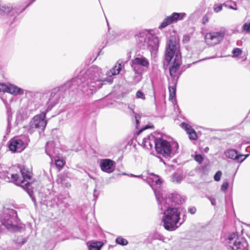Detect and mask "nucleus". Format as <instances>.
Masks as SVG:
<instances>
[{"label":"nucleus","mask_w":250,"mask_h":250,"mask_svg":"<svg viewBox=\"0 0 250 250\" xmlns=\"http://www.w3.org/2000/svg\"><path fill=\"white\" fill-rule=\"evenodd\" d=\"M103 75L102 69L97 66L93 65L84 74L74 79H79L75 85L76 86L81 82V83L78 86L83 93L90 96L100 88L105 83H112V78H103Z\"/></svg>","instance_id":"nucleus-1"},{"label":"nucleus","mask_w":250,"mask_h":250,"mask_svg":"<svg viewBox=\"0 0 250 250\" xmlns=\"http://www.w3.org/2000/svg\"><path fill=\"white\" fill-rule=\"evenodd\" d=\"M180 195L178 194H171L170 197H165L163 202L158 204L159 208L161 210L166 209L162 217V222L165 229L169 231L175 230L180 227L183 221L180 222V212L175 208H169L168 206L170 203L179 204L182 203L179 200Z\"/></svg>","instance_id":"nucleus-2"},{"label":"nucleus","mask_w":250,"mask_h":250,"mask_svg":"<svg viewBox=\"0 0 250 250\" xmlns=\"http://www.w3.org/2000/svg\"><path fill=\"white\" fill-rule=\"evenodd\" d=\"M174 57L172 64L169 68L171 79L169 80L178 81L181 74L179 70L181 64V57L179 52V45L176 38L171 36L167 42L165 58L166 61L169 63Z\"/></svg>","instance_id":"nucleus-3"},{"label":"nucleus","mask_w":250,"mask_h":250,"mask_svg":"<svg viewBox=\"0 0 250 250\" xmlns=\"http://www.w3.org/2000/svg\"><path fill=\"white\" fill-rule=\"evenodd\" d=\"M22 176L20 178L17 174L10 173L7 171H2L0 172V178L7 182H15L16 185L22 187L32 199V200L36 203L35 198L33 196V190L31 186L32 183L28 181L31 179L32 173L27 168L23 167L20 169Z\"/></svg>","instance_id":"nucleus-4"},{"label":"nucleus","mask_w":250,"mask_h":250,"mask_svg":"<svg viewBox=\"0 0 250 250\" xmlns=\"http://www.w3.org/2000/svg\"><path fill=\"white\" fill-rule=\"evenodd\" d=\"M78 80L79 79H72L64 85L53 89L50 92V95L46 104V112L50 110L60 100L63 98L67 88L73 90L76 87L75 84Z\"/></svg>","instance_id":"nucleus-5"},{"label":"nucleus","mask_w":250,"mask_h":250,"mask_svg":"<svg viewBox=\"0 0 250 250\" xmlns=\"http://www.w3.org/2000/svg\"><path fill=\"white\" fill-rule=\"evenodd\" d=\"M178 147L177 143H174L171 145L168 141L158 138L155 142V148L158 153L166 158H170L177 153Z\"/></svg>","instance_id":"nucleus-6"},{"label":"nucleus","mask_w":250,"mask_h":250,"mask_svg":"<svg viewBox=\"0 0 250 250\" xmlns=\"http://www.w3.org/2000/svg\"><path fill=\"white\" fill-rule=\"evenodd\" d=\"M2 225L10 230H15L17 229L18 218L16 211L11 208L4 209L1 217Z\"/></svg>","instance_id":"nucleus-7"},{"label":"nucleus","mask_w":250,"mask_h":250,"mask_svg":"<svg viewBox=\"0 0 250 250\" xmlns=\"http://www.w3.org/2000/svg\"><path fill=\"white\" fill-rule=\"evenodd\" d=\"M46 112V111L43 112L32 118L29 125L25 127L28 133L32 134L36 129L39 130V132L44 130L47 125V121L45 120Z\"/></svg>","instance_id":"nucleus-8"},{"label":"nucleus","mask_w":250,"mask_h":250,"mask_svg":"<svg viewBox=\"0 0 250 250\" xmlns=\"http://www.w3.org/2000/svg\"><path fill=\"white\" fill-rule=\"evenodd\" d=\"M229 247L232 250H248L246 241L238 237L235 233L230 234L228 239Z\"/></svg>","instance_id":"nucleus-9"},{"label":"nucleus","mask_w":250,"mask_h":250,"mask_svg":"<svg viewBox=\"0 0 250 250\" xmlns=\"http://www.w3.org/2000/svg\"><path fill=\"white\" fill-rule=\"evenodd\" d=\"M138 41L141 42H144L141 46L144 49L146 48L150 51H156L158 49L159 40L157 37L149 35L146 40V38L144 36H140L139 38Z\"/></svg>","instance_id":"nucleus-10"},{"label":"nucleus","mask_w":250,"mask_h":250,"mask_svg":"<svg viewBox=\"0 0 250 250\" xmlns=\"http://www.w3.org/2000/svg\"><path fill=\"white\" fill-rule=\"evenodd\" d=\"M225 34L224 31L208 33L205 36L206 42L210 46L217 44L223 39Z\"/></svg>","instance_id":"nucleus-11"},{"label":"nucleus","mask_w":250,"mask_h":250,"mask_svg":"<svg viewBox=\"0 0 250 250\" xmlns=\"http://www.w3.org/2000/svg\"><path fill=\"white\" fill-rule=\"evenodd\" d=\"M152 176V177L150 179L152 180V182L155 183L157 188H152L153 189L158 203L161 204L163 202L164 199H165L164 195L165 193V191L160 188L162 181L158 176L155 174H153Z\"/></svg>","instance_id":"nucleus-12"},{"label":"nucleus","mask_w":250,"mask_h":250,"mask_svg":"<svg viewBox=\"0 0 250 250\" xmlns=\"http://www.w3.org/2000/svg\"><path fill=\"white\" fill-rule=\"evenodd\" d=\"M186 16L184 13H173L170 16L167 17L159 26V29H162L168 25L177 22L179 21L182 20Z\"/></svg>","instance_id":"nucleus-13"},{"label":"nucleus","mask_w":250,"mask_h":250,"mask_svg":"<svg viewBox=\"0 0 250 250\" xmlns=\"http://www.w3.org/2000/svg\"><path fill=\"white\" fill-rule=\"evenodd\" d=\"M224 154L227 158L234 160L238 163H242L249 156V154H239L238 152L234 149H228L225 151Z\"/></svg>","instance_id":"nucleus-14"},{"label":"nucleus","mask_w":250,"mask_h":250,"mask_svg":"<svg viewBox=\"0 0 250 250\" xmlns=\"http://www.w3.org/2000/svg\"><path fill=\"white\" fill-rule=\"evenodd\" d=\"M25 146L23 141L19 138H13L11 140L9 144V149L16 152H20L22 151Z\"/></svg>","instance_id":"nucleus-15"},{"label":"nucleus","mask_w":250,"mask_h":250,"mask_svg":"<svg viewBox=\"0 0 250 250\" xmlns=\"http://www.w3.org/2000/svg\"><path fill=\"white\" fill-rule=\"evenodd\" d=\"M115 164L114 161L108 159H102L100 161V166L101 170L107 173H111L113 171Z\"/></svg>","instance_id":"nucleus-16"},{"label":"nucleus","mask_w":250,"mask_h":250,"mask_svg":"<svg viewBox=\"0 0 250 250\" xmlns=\"http://www.w3.org/2000/svg\"><path fill=\"white\" fill-rule=\"evenodd\" d=\"M21 12H18L17 9L13 8L10 4L0 5V14H6L10 16L15 17Z\"/></svg>","instance_id":"nucleus-17"},{"label":"nucleus","mask_w":250,"mask_h":250,"mask_svg":"<svg viewBox=\"0 0 250 250\" xmlns=\"http://www.w3.org/2000/svg\"><path fill=\"white\" fill-rule=\"evenodd\" d=\"M4 92H8L13 95L20 94L23 93V90L15 85L5 84L3 89Z\"/></svg>","instance_id":"nucleus-18"},{"label":"nucleus","mask_w":250,"mask_h":250,"mask_svg":"<svg viewBox=\"0 0 250 250\" xmlns=\"http://www.w3.org/2000/svg\"><path fill=\"white\" fill-rule=\"evenodd\" d=\"M156 141L157 139L155 138L154 136L150 134L143 139L142 144L144 147L148 149H151L153 147V144L155 146Z\"/></svg>","instance_id":"nucleus-19"},{"label":"nucleus","mask_w":250,"mask_h":250,"mask_svg":"<svg viewBox=\"0 0 250 250\" xmlns=\"http://www.w3.org/2000/svg\"><path fill=\"white\" fill-rule=\"evenodd\" d=\"M124 66V64L123 62L118 61L115 64V66L106 73L107 78H112V76L116 75L119 74L121 69Z\"/></svg>","instance_id":"nucleus-20"},{"label":"nucleus","mask_w":250,"mask_h":250,"mask_svg":"<svg viewBox=\"0 0 250 250\" xmlns=\"http://www.w3.org/2000/svg\"><path fill=\"white\" fill-rule=\"evenodd\" d=\"M181 126L187 131L188 134L189 138L190 140H196L197 136L194 129L189 125L183 123L181 124Z\"/></svg>","instance_id":"nucleus-21"},{"label":"nucleus","mask_w":250,"mask_h":250,"mask_svg":"<svg viewBox=\"0 0 250 250\" xmlns=\"http://www.w3.org/2000/svg\"><path fill=\"white\" fill-rule=\"evenodd\" d=\"M131 62L134 65H139L142 67H148L149 65V61L143 56L136 57L132 60Z\"/></svg>","instance_id":"nucleus-22"},{"label":"nucleus","mask_w":250,"mask_h":250,"mask_svg":"<svg viewBox=\"0 0 250 250\" xmlns=\"http://www.w3.org/2000/svg\"><path fill=\"white\" fill-rule=\"evenodd\" d=\"M67 176L64 174L59 175L56 179V182L58 184L61 185L66 188H69L71 187V184L67 181Z\"/></svg>","instance_id":"nucleus-23"},{"label":"nucleus","mask_w":250,"mask_h":250,"mask_svg":"<svg viewBox=\"0 0 250 250\" xmlns=\"http://www.w3.org/2000/svg\"><path fill=\"white\" fill-rule=\"evenodd\" d=\"M177 83L175 80H169V97L171 99L175 97Z\"/></svg>","instance_id":"nucleus-24"},{"label":"nucleus","mask_w":250,"mask_h":250,"mask_svg":"<svg viewBox=\"0 0 250 250\" xmlns=\"http://www.w3.org/2000/svg\"><path fill=\"white\" fill-rule=\"evenodd\" d=\"M103 246V243L101 241H94L92 242L90 245L89 246V250H100L102 246Z\"/></svg>","instance_id":"nucleus-25"},{"label":"nucleus","mask_w":250,"mask_h":250,"mask_svg":"<svg viewBox=\"0 0 250 250\" xmlns=\"http://www.w3.org/2000/svg\"><path fill=\"white\" fill-rule=\"evenodd\" d=\"M130 65L135 73L142 74L143 72L142 66L139 65H134V63L131 62Z\"/></svg>","instance_id":"nucleus-26"},{"label":"nucleus","mask_w":250,"mask_h":250,"mask_svg":"<svg viewBox=\"0 0 250 250\" xmlns=\"http://www.w3.org/2000/svg\"><path fill=\"white\" fill-rule=\"evenodd\" d=\"M242 31L245 33L250 34V22H246L243 24Z\"/></svg>","instance_id":"nucleus-27"},{"label":"nucleus","mask_w":250,"mask_h":250,"mask_svg":"<svg viewBox=\"0 0 250 250\" xmlns=\"http://www.w3.org/2000/svg\"><path fill=\"white\" fill-rule=\"evenodd\" d=\"M116 242L120 245L125 246L127 244V241L121 237H118L116 239Z\"/></svg>","instance_id":"nucleus-28"},{"label":"nucleus","mask_w":250,"mask_h":250,"mask_svg":"<svg viewBox=\"0 0 250 250\" xmlns=\"http://www.w3.org/2000/svg\"><path fill=\"white\" fill-rule=\"evenodd\" d=\"M172 181L174 182H176L177 183H179L181 182L182 180V177L181 175L178 174H174L172 178Z\"/></svg>","instance_id":"nucleus-29"},{"label":"nucleus","mask_w":250,"mask_h":250,"mask_svg":"<svg viewBox=\"0 0 250 250\" xmlns=\"http://www.w3.org/2000/svg\"><path fill=\"white\" fill-rule=\"evenodd\" d=\"M136 97L137 99H141L143 100L146 99L144 93L141 90H138L136 94Z\"/></svg>","instance_id":"nucleus-30"},{"label":"nucleus","mask_w":250,"mask_h":250,"mask_svg":"<svg viewBox=\"0 0 250 250\" xmlns=\"http://www.w3.org/2000/svg\"><path fill=\"white\" fill-rule=\"evenodd\" d=\"M50 146H53V143L47 142L46 145L45 152L48 156H49L51 157V154L50 150L49 149V147Z\"/></svg>","instance_id":"nucleus-31"},{"label":"nucleus","mask_w":250,"mask_h":250,"mask_svg":"<svg viewBox=\"0 0 250 250\" xmlns=\"http://www.w3.org/2000/svg\"><path fill=\"white\" fill-rule=\"evenodd\" d=\"M223 5H224V7H226L229 9H231L235 10H237V8L236 7V4L235 2L233 3V5H229L227 3H223Z\"/></svg>","instance_id":"nucleus-32"},{"label":"nucleus","mask_w":250,"mask_h":250,"mask_svg":"<svg viewBox=\"0 0 250 250\" xmlns=\"http://www.w3.org/2000/svg\"><path fill=\"white\" fill-rule=\"evenodd\" d=\"M232 53L234 56L237 57L241 54L242 51L240 48H236L233 50Z\"/></svg>","instance_id":"nucleus-33"},{"label":"nucleus","mask_w":250,"mask_h":250,"mask_svg":"<svg viewBox=\"0 0 250 250\" xmlns=\"http://www.w3.org/2000/svg\"><path fill=\"white\" fill-rule=\"evenodd\" d=\"M55 164L57 167L62 168L63 166L64 163L62 160L58 159L56 160Z\"/></svg>","instance_id":"nucleus-34"},{"label":"nucleus","mask_w":250,"mask_h":250,"mask_svg":"<svg viewBox=\"0 0 250 250\" xmlns=\"http://www.w3.org/2000/svg\"><path fill=\"white\" fill-rule=\"evenodd\" d=\"M133 113L135 114V120L136 125V127H138L139 124H140V120L141 117V115H140L139 114H136L133 112Z\"/></svg>","instance_id":"nucleus-35"},{"label":"nucleus","mask_w":250,"mask_h":250,"mask_svg":"<svg viewBox=\"0 0 250 250\" xmlns=\"http://www.w3.org/2000/svg\"><path fill=\"white\" fill-rule=\"evenodd\" d=\"M194 159L196 161L198 162L199 164H201L203 161V158L200 154H197L195 156Z\"/></svg>","instance_id":"nucleus-36"},{"label":"nucleus","mask_w":250,"mask_h":250,"mask_svg":"<svg viewBox=\"0 0 250 250\" xmlns=\"http://www.w3.org/2000/svg\"><path fill=\"white\" fill-rule=\"evenodd\" d=\"M222 175V172L221 171H218L214 176V180L216 181H219L221 179Z\"/></svg>","instance_id":"nucleus-37"},{"label":"nucleus","mask_w":250,"mask_h":250,"mask_svg":"<svg viewBox=\"0 0 250 250\" xmlns=\"http://www.w3.org/2000/svg\"><path fill=\"white\" fill-rule=\"evenodd\" d=\"M223 6H224V5H223V4L219 5H214V6L213 7V10L215 12L218 13L222 10Z\"/></svg>","instance_id":"nucleus-38"},{"label":"nucleus","mask_w":250,"mask_h":250,"mask_svg":"<svg viewBox=\"0 0 250 250\" xmlns=\"http://www.w3.org/2000/svg\"><path fill=\"white\" fill-rule=\"evenodd\" d=\"M134 80L136 83L139 82L142 79V74L135 73Z\"/></svg>","instance_id":"nucleus-39"},{"label":"nucleus","mask_w":250,"mask_h":250,"mask_svg":"<svg viewBox=\"0 0 250 250\" xmlns=\"http://www.w3.org/2000/svg\"><path fill=\"white\" fill-rule=\"evenodd\" d=\"M229 183L227 182H224L221 186V190L223 191H225L229 188Z\"/></svg>","instance_id":"nucleus-40"},{"label":"nucleus","mask_w":250,"mask_h":250,"mask_svg":"<svg viewBox=\"0 0 250 250\" xmlns=\"http://www.w3.org/2000/svg\"><path fill=\"white\" fill-rule=\"evenodd\" d=\"M196 209L195 207H191L188 208V211L192 214L196 212Z\"/></svg>","instance_id":"nucleus-41"},{"label":"nucleus","mask_w":250,"mask_h":250,"mask_svg":"<svg viewBox=\"0 0 250 250\" xmlns=\"http://www.w3.org/2000/svg\"><path fill=\"white\" fill-rule=\"evenodd\" d=\"M208 17L207 15H205L202 20V22L204 24H205L207 22H208Z\"/></svg>","instance_id":"nucleus-42"},{"label":"nucleus","mask_w":250,"mask_h":250,"mask_svg":"<svg viewBox=\"0 0 250 250\" xmlns=\"http://www.w3.org/2000/svg\"><path fill=\"white\" fill-rule=\"evenodd\" d=\"M93 196L95 198V199H96L98 197V194L97 193V190L96 189H94V190Z\"/></svg>","instance_id":"nucleus-43"},{"label":"nucleus","mask_w":250,"mask_h":250,"mask_svg":"<svg viewBox=\"0 0 250 250\" xmlns=\"http://www.w3.org/2000/svg\"><path fill=\"white\" fill-rule=\"evenodd\" d=\"M4 88V84L0 83V92H3Z\"/></svg>","instance_id":"nucleus-44"},{"label":"nucleus","mask_w":250,"mask_h":250,"mask_svg":"<svg viewBox=\"0 0 250 250\" xmlns=\"http://www.w3.org/2000/svg\"><path fill=\"white\" fill-rule=\"evenodd\" d=\"M36 0H31V1L30 2V3L26 6V7L25 8H24L21 11L22 12V11L24 10L25 9V8L26 7H27L28 6H29L30 4H31L33 2H34Z\"/></svg>","instance_id":"nucleus-45"},{"label":"nucleus","mask_w":250,"mask_h":250,"mask_svg":"<svg viewBox=\"0 0 250 250\" xmlns=\"http://www.w3.org/2000/svg\"><path fill=\"white\" fill-rule=\"evenodd\" d=\"M148 128V126H147V125H146V126L144 128H142V129H140V130H139V131L138 132V134H140V133L141 132H142L144 130H145V129H147V128Z\"/></svg>","instance_id":"nucleus-46"},{"label":"nucleus","mask_w":250,"mask_h":250,"mask_svg":"<svg viewBox=\"0 0 250 250\" xmlns=\"http://www.w3.org/2000/svg\"><path fill=\"white\" fill-rule=\"evenodd\" d=\"M184 40L188 41L189 40V38L188 36H184Z\"/></svg>","instance_id":"nucleus-47"},{"label":"nucleus","mask_w":250,"mask_h":250,"mask_svg":"<svg viewBox=\"0 0 250 250\" xmlns=\"http://www.w3.org/2000/svg\"><path fill=\"white\" fill-rule=\"evenodd\" d=\"M130 176H132V177H140V175L136 176V175H133L132 174H131Z\"/></svg>","instance_id":"nucleus-48"}]
</instances>
